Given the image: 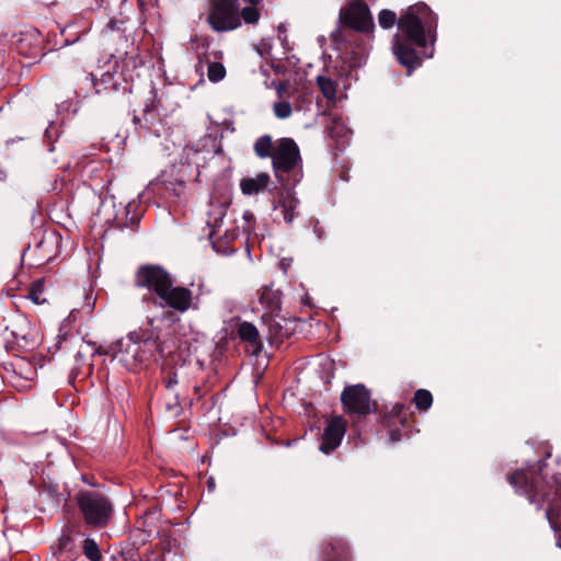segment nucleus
<instances>
[{"label":"nucleus","instance_id":"c85d7f7f","mask_svg":"<svg viewBox=\"0 0 561 561\" xmlns=\"http://www.w3.org/2000/svg\"><path fill=\"white\" fill-rule=\"evenodd\" d=\"M44 279H37L31 285L27 297L36 305H44L45 302H47V299L44 296Z\"/></svg>","mask_w":561,"mask_h":561},{"label":"nucleus","instance_id":"423d86ee","mask_svg":"<svg viewBox=\"0 0 561 561\" xmlns=\"http://www.w3.org/2000/svg\"><path fill=\"white\" fill-rule=\"evenodd\" d=\"M343 411L352 417L362 419L377 412L378 404L371 399L370 391L364 385L345 387L341 393Z\"/></svg>","mask_w":561,"mask_h":561},{"label":"nucleus","instance_id":"dca6fc26","mask_svg":"<svg viewBox=\"0 0 561 561\" xmlns=\"http://www.w3.org/2000/svg\"><path fill=\"white\" fill-rule=\"evenodd\" d=\"M190 164L181 162L165 170L160 176V184L174 197L181 198L185 194V183L190 180L186 174Z\"/></svg>","mask_w":561,"mask_h":561},{"label":"nucleus","instance_id":"b1692460","mask_svg":"<svg viewBox=\"0 0 561 561\" xmlns=\"http://www.w3.org/2000/svg\"><path fill=\"white\" fill-rule=\"evenodd\" d=\"M228 204L226 202H210L209 210L207 211V226L210 228L209 236L219 234L227 215Z\"/></svg>","mask_w":561,"mask_h":561},{"label":"nucleus","instance_id":"f257e3e1","mask_svg":"<svg viewBox=\"0 0 561 561\" xmlns=\"http://www.w3.org/2000/svg\"><path fill=\"white\" fill-rule=\"evenodd\" d=\"M378 23L385 30L398 25L392 50L398 61L410 70L422 64L417 49H426L428 44L433 47L437 38V14L423 2L410 5L400 18L383 9L378 13Z\"/></svg>","mask_w":561,"mask_h":561},{"label":"nucleus","instance_id":"20e7f679","mask_svg":"<svg viewBox=\"0 0 561 561\" xmlns=\"http://www.w3.org/2000/svg\"><path fill=\"white\" fill-rule=\"evenodd\" d=\"M272 167L275 178L284 188H293L300 182L301 157L294 139L284 137L275 142Z\"/></svg>","mask_w":561,"mask_h":561},{"label":"nucleus","instance_id":"a211bd4d","mask_svg":"<svg viewBox=\"0 0 561 561\" xmlns=\"http://www.w3.org/2000/svg\"><path fill=\"white\" fill-rule=\"evenodd\" d=\"M322 561H351V550L342 538L332 537L323 542Z\"/></svg>","mask_w":561,"mask_h":561},{"label":"nucleus","instance_id":"0eeeda50","mask_svg":"<svg viewBox=\"0 0 561 561\" xmlns=\"http://www.w3.org/2000/svg\"><path fill=\"white\" fill-rule=\"evenodd\" d=\"M508 482L520 490L527 495L530 503L538 504L539 506L549 500V492L551 489L540 474L526 471H516L508 476Z\"/></svg>","mask_w":561,"mask_h":561},{"label":"nucleus","instance_id":"7c9ffc66","mask_svg":"<svg viewBox=\"0 0 561 561\" xmlns=\"http://www.w3.org/2000/svg\"><path fill=\"white\" fill-rule=\"evenodd\" d=\"M83 554L89 559L90 561H101L102 553L100 551L99 545L94 539L87 538L83 540L82 545Z\"/></svg>","mask_w":561,"mask_h":561},{"label":"nucleus","instance_id":"ea45409f","mask_svg":"<svg viewBox=\"0 0 561 561\" xmlns=\"http://www.w3.org/2000/svg\"><path fill=\"white\" fill-rule=\"evenodd\" d=\"M65 540V541H68L69 540V537H64L61 538V541Z\"/></svg>","mask_w":561,"mask_h":561},{"label":"nucleus","instance_id":"39448f33","mask_svg":"<svg viewBox=\"0 0 561 561\" xmlns=\"http://www.w3.org/2000/svg\"><path fill=\"white\" fill-rule=\"evenodd\" d=\"M76 503L87 526L103 528L113 516L111 501L98 491H80L76 494Z\"/></svg>","mask_w":561,"mask_h":561},{"label":"nucleus","instance_id":"c9c22d12","mask_svg":"<svg viewBox=\"0 0 561 561\" xmlns=\"http://www.w3.org/2000/svg\"><path fill=\"white\" fill-rule=\"evenodd\" d=\"M92 308H93V304L88 302L85 306V312L87 313L91 312Z\"/></svg>","mask_w":561,"mask_h":561},{"label":"nucleus","instance_id":"a878e982","mask_svg":"<svg viewBox=\"0 0 561 561\" xmlns=\"http://www.w3.org/2000/svg\"><path fill=\"white\" fill-rule=\"evenodd\" d=\"M408 407L403 403H396L391 410L383 415L382 424L383 426L390 428L391 436L394 434L392 427H397V425L403 426L408 419ZM398 432V428L396 430Z\"/></svg>","mask_w":561,"mask_h":561},{"label":"nucleus","instance_id":"393cba45","mask_svg":"<svg viewBox=\"0 0 561 561\" xmlns=\"http://www.w3.org/2000/svg\"><path fill=\"white\" fill-rule=\"evenodd\" d=\"M271 176L266 172L257 173L255 176H247L240 180V190L243 195L252 196L263 192L270 184Z\"/></svg>","mask_w":561,"mask_h":561},{"label":"nucleus","instance_id":"f3484780","mask_svg":"<svg viewBox=\"0 0 561 561\" xmlns=\"http://www.w3.org/2000/svg\"><path fill=\"white\" fill-rule=\"evenodd\" d=\"M61 237L56 232H46L36 244L34 252L39 263H48L60 253Z\"/></svg>","mask_w":561,"mask_h":561},{"label":"nucleus","instance_id":"6e6552de","mask_svg":"<svg viewBox=\"0 0 561 561\" xmlns=\"http://www.w3.org/2000/svg\"><path fill=\"white\" fill-rule=\"evenodd\" d=\"M340 23L360 33H370L375 24L368 5L362 0H351L339 13Z\"/></svg>","mask_w":561,"mask_h":561},{"label":"nucleus","instance_id":"ddd939ff","mask_svg":"<svg viewBox=\"0 0 561 561\" xmlns=\"http://www.w3.org/2000/svg\"><path fill=\"white\" fill-rule=\"evenodd\" d=\"M156 319L149 318L144 327L134 330L127 334L129 340H136L147 348H151L152 353L165 355L168 342L162 339L161 330L154 325Z\"/></svg>","mask_w":561,"mask_h":561},{"label":"nucleus","instance_id":"aec40b11","mask_svg":"<svg viewBox=\"0 0 561 561\" xmlns=\"http://www.w3.org/2000/svg\"><path fill=\"white\" fill-rule=\"evenodd\" d=\"M259 302L262 306V313L282 311V291L275 289L273 284L264 285L259 290Z\"/></svg>","mask_w":561,"mask_h":561},{"label":"nucleus","instance_id":"cd10ccee","mask_svg":"<svg viewBox=\"0 0 561 561\" xmlns=\"http://www.w3.org/2000/svg\"><path fill=\"white\" fill-rule=\"evenodd\" d=\"M317 83L322 92L323 96L331 102L336 101V88L337 83L330 78L319 76L317 77Z\"/></svg>","mask_w":561,"mask_h":561},{"label":"nucleus","instance_id":"5701e85b","mask_svg":"<svg viewBox=\"0 0 561 561\" xmlns=\"http://www.w3.org/2000/svg\"><path fill=\"white\" fill-rule=\"evenodd\" d=\"M159 105L160 99L154 96L150 102L146 103L141 116H134V124L138 125L140 128L150 130L156 123L160 121Z\"/></svg>","mask_w":561,"mask_h":561},{"label":"nucleus","instance_id":"4468645a","mask_svg":"<svg viewBox=\"0 0 561 561\" xmlns=\"http://www.w3.org/2000/svg\"><path fill=\"white\" fill-rule=\"evenodd\" d=\"M262 323L267 327L268 339L272 343H282L288 339L296 329L295 318H288L282 314V311L273 313H262Z\"/></svg>","mask_w":561,"mask_h":561},{"label":"nucleus","instance_id":"6ab92c4d","mask_svg":"<svg viewBox=\"0 0 561 561\" xmlns=\"http://www.w3.org/2000/svg\"><path fill=\"white\" fill-rule=\"evenodd\" d=\"M222 51L220 50H211L206 53L203 58L199 59V65H206L207 67V78L210 82L217 83L224 80L226 77V68L221 62Z\"/></svg>","mask_w":561,"mask_h":561},{"label":"nucleus","instance_id":"4be33fe9","mask_svg":"<svg viewBox=\"0 0 561 561\" xmlns=\"http://www.w3.org/2000/svg\"><path fill=\"white\" fill-rule=\"evenodd\" d=\"M285 190L286 193L279 196V199L275 205V210H279L282 213L284 221L290 225L293 224L294 219L299 215L297 210L299 206V199L290 191L291 188Z\"/></svg>","mask_w":561,"mask_h":561},{"label":"nucleus","instance_id":"9d476101","mask_svg":"<svg viewBox=\"0 0 561 561\" xmlns=\"http://www.w3.org/2000/svg\"><path fill=\"white\" fill-rule=\"evenodd\" d=\"M136 66L137 61L135 58L125 57L121 59V61L115 60L113 66L114 71L111 72L107 70L106 72L102 73L99 82L96 77L92 75L96 91L100 92L99 84L103 85L105 90H116L122 84V82H131L134 80V70L136 69Z\"/></svg>","mask_w":561,"mask_h":561},{"label":"nucleus","instance_id":"412c9836","mask_svg":"<svg viewBox=\"0 0 561 561\" xmlns=\"http://www.w3.org/2000/svg\"><path fill=\"white\" fill-rule=\"evenodd\" d=\"M237 334L242 342L248 344L253 355H257L262 351L263 343L260 332L253 323L248 321L240 322L237 328Z\"/></svg>","mask_w":561,"mask_h":561},{"label":"nucleus","instance_id":"1a4fd4ad","mask_svg":"<svg viewBox=\"0 0 561 561\" xmlns=\"http://www.w3.org/2000/svg\"><path fill=\"white\" fill-rule=\"evenodd\" d=\"M36 375V364L26 357H14L4 365V378L20 391L30 389Z\"/></svg>","mask_w":561,"mask_h":561},{"label":"nucleus","instance_id":"7ed1b4c3","mask_svg":"<svg viewBox=\"0 0 561 561\" xmlns=\"http://www.w3.org/2000/svg\"><path fill=\"white\" fill-rule=\"evenodd\" d=\"M248 3L240 8L239 0H209L206 21L213 31L225 33L239 28L244 22L256 25L261 19L264 0H243Z\"/></svg>","mask_w":561,"mask_h":561},{"label":"nucleus","instance_id":"2f4dec72","mask_svg":"<svg viewBox=\"0 0 561 561\" xmlns=\"http://www.w3.org/2000/svg\"><path fill=\"white\" fill-rule=\"evenodd\" d=\"M291 105L286 101L276 102L274 104V114L277 118L285 119L291 115Z\"/></svg>","mask_w":561,"mask_h":561},{"label":"nucleus","instance_id":"72a5a7b5","mask_svg":"<svg viewBox=\"0 0 561 561\" xmlns=\"http://www.w3.org/2000/svg\"><path fill=\"white\" fill-rule=\"evenodd\" d=\"M557 515H558V514L554 512L553 506H549V507L547 508L546 516H547V518L549 519V522H550L551 524H554V523H556L554 518L557 517Z\"/></svg>","mask_w":561,"mask_h":561},{"label":"nucleus","instance_id":"2eb2a0df","mask_svg":"<svg viewBox=\"0 0 561 561\" xmlns=\"http://www.w3.org/2000/svg\"><path fill=\"white\" fill-rule=\"evenodd\" d=\"M347 422L341 415H335L327 421L319 449L323 454H331L340 445L346 433Z\"/></svg>","mask_w":561,"mask_h":561},{"label":"nucleus","instance_id":"f8f14e48","mask_svg":"<svg viewBox=\"0 0 561 561\" xmlns=\"http://www.w3.org/2000/svg\"><path fill=\"white\" fill-rule=\"evenodd\" d=\"M12 335L22 350L33 352L42 343V333L38 324L25 317H19L12 324Z\"/></svg>","mask_w":561,"mask_h":561},{"label":"nucleus","instance_id":"58836bf2","mask_svg":"<svg viewBox=\"0 0 561 561\" xmlns=\"http://www.w3.org/2000/svg\"><path fill=\"white\" fill-rule=\"evenodd\" d=\"M199 176V170L196 168V178Z\"/></svg>","mask_w":561,"mask_h":561},{"label":"nucleus","instance_id":"9b49d317","mask_svg":"<svg viewBox=\"0 0 561 561\" xmlns=\"http://www.w3.org/2000/svg\"><path fill=\"white\" fill-rule=\"evenodd\" d=\"M117 345L118 352L116 356L128 370L137 369L154 355L151 348H147L136 340H129L127 336L126 340H121Z\"/></svg>","mask_w":561,"mask_h":561},{"label":"nucleus","instance_id":"bb28decb","mask_svg":"<svg viewBox=\"0 0 561 561\" xmlns=\"http://www.w3.org/2000/svg\"><path fill=\"white\" fill-rule=\"evenodd\" d=\"M274 148L275 144L273 142V139L270 135H263L259 137L253 145L254 153L261 159H272L274 154Z\"/></svg>","mask_w":561,"mask_h":561},{"label":"nucleus","instance_id":"4c0bfd02","mask_svg":"<svg viewBox=\"0 0 561 561\" xmlns=\"http://www.w3.org/2000/svg\"><path fill=\"white\" fill-rule=\"evenodd\" d=\"M333 124L339 125V126H341L343 128V125L340 124L336 119L333 121Z\"/></svg>","mask_w":561,"mask_h":561},{"label":"nucleus","instance_id":"c756f323","mask_svg":"<svg viewBox=\"0 0 561 561\" xmlns=\"http://www.w3.org/2000/svg\"><path fill=\"white\" fill-rule=\"evenodd\" d=\"M415 407L421 411H427L433 404V396L426 389H419L413 397Z\"/></svg>","mask_w":561,"mask_h":561},{"label":"nucleus","instance_id":"f704fd0d","mask_svg":"<svg viewBox=\"0 0 561 561\" xmlns=\"http://www.w3.org/2000/svg\"><path fill=\"white\" fill-rule=\"evenodd\" d=\"M28 39V36L25 35L23 37H21L16 44V49L19 50V53L23 54L24 53V43Z\"/></svg>","mask_w":561,"mask_h":561},{"label":"nucleus","instance_id":"473e14b6","mask_svg":"<svg viewBox=\"0 0 561 561\" xmlns=\"http://www.w3.org/2000/svg\"><path fill=\"white\" fill-rule=\"evenodd\" d=\"M163 383L167 389H172L175 385H178L176 374H170L163 379Z\"/></svg>","mask_w":561,"mask_h":561},{"label":"nucleus","instance_id":"e433bc0d","mask_svg":"<svg viewBox=\"0 0 561 561\" xmlns=\"http://www.w3.org/2000/svg\"><path fill=\"white\" fill-rule=\"evenodd\" d=\"M243 217H244L245 219H250V218H252V217H253V214H252L251 211H245V213H244V215H243Z\"/></svg>","mask_w":561,"mask_h":561},{"label":"nucleus","instance_id":"f03ea898","mask_svg":"<svg viewBox=\"0 0 561 561\" xmlns=\"http://www.w3.org/2000/svg\"><path fill=\"white\" fill-rule=\"evenodd\" d=\"M134 285L139 289H147L144 295V304L159 305L168 308L167 316L172 311L185 313L199 309V298L193 290L185 286L174 285L171 274L160 265H141L135 273Z\"/></svg>","mask_w":561,"mask_h":561}]
</instances>
